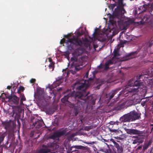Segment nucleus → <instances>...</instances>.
<instances>
[{"label":"nucleus","instance_id":"obj_16","mask_svg":"<svg viewBox=\"0 0 153 153\" xmlns=\"http://www.w3.org/2000/svg\"><path fill=\"white\" fill-rule=\"evenodd\" d=\"M47 146L43 145V147L45 148V149H40L38 153H48L50 152V149L47 147Z\"/></svg>","mask_w":153,"mask_h":153},{"label":"nucleus","instance_id":"obj_47","mask_svg":"<svg viewBox=\"0 0 153 153\" xmlns=\"http://www.w3.org/2000/svg\"><path fill=\"white\" fill-rule=\"evenodd\" d=\"M151 73H152V76H153V68L152 69V71H151Z\"/></svg>","mask_w":153,"mask_h":153},{"label":"nucleus","instance_id":"obj_11","mask_svg":"<svg viewBox=\"0 0 153 153\" xmlns=\"http://www.w3.org/2000/svg\"><path fill=\"white\" fill-rule=\"evenodd\" d=\"M129 113L130 114L131 121L139 119L140 118V114L135 111H133L130 112Z\"/></svg>","mask_w":153,"mask_h":153},{"label":"nucleus","instance_id":"obj_22","mask_svg":"<svg viewBox=\"0 0 153 153\" xmlns=\"http://www.w3.org/2000/svg\"><path fill=\"white\" fill-rule=\"evenodd\" d=\"M143 141V140H140V139H137L133 141L132 143L133 144H136L138 143H141Z\"/></svg>","mask_w":153,"mask_h":153},{"label":"nucleus","instance_id":"obj_34","mask_svg":"<svg viewBox=\"0 0 153 153\" xmlns=\"http://www.w3.org/2000/svg\"><path fill=\"white\" fill-rule=\"evenodd\" d=\"M36 81V80L35 79L32 78L30 79V82L31 83H34Z\"/></svg>","mask_w":153,"mask_h":153},{"label":"nucleus","instance_id":"obj_61","mask_svg":"<svg viewBox=\"0 0 153 153\" xmlns=\"http://www.w3.org/2000/svg\"><path fill=\"white\" fill-rule=\"evenodd\" d=\"M62 79L61 78H59V79Z\"/></svg>","mask_w":153,"mask_h":153},{"label":"nucleus","instance_id":"obj_3","mask_svg":"<svg viewBox=\"0 0 153 153\" xmlns=\"http://www.w3.org/2000/svg\"><path fill=\"white\" fill-rule=\"evenodd\" d=\"M71 60L74 61L73 64L75 67V70L73 71L72 70H71L69 71H68L67 69H63L62 72L63 73V75L65 76H68L69 74L71 73L73 74H76V72L78 71L80 69H81L82 66V63L81 62L78 63L77 62V59L75 57H72L71 58Z\"/></svg>","mask_w":153,"mask_h":153},{"label":"nucleus","instance_id":"obj_63","mask_svg":"<svg viewBox=\"0 0 153 153\" xmlns=\"http://www.w3.org/2000/svg\"><path fill=\"white\" fill-rule=\"evenodd\" d=\"M143 106H144V105H143Z\"/></svg>","mask_w":153,"mask_h":153},{"label":"nucleus","instance_id":"obj_57","mask_svg":"<svg viewBox=\"0 0 153 153\" xmlns=\"http://www.w3.org/2000/svg\"><path fill=\"white\" fill-rule=\"evenodd\" d=\"M51 153H56L55 152H51Z\"/></svg>","mask_w":153,"mask_h":153},{"label":"nucleus","instance_id":"obj_2","mask_svg":"<svg viewBox=\"0 0 153 153\" xmlns=\"http://www.w3.org/2000/svg\"><path fill=\"white\" fill-rule=\"evenodd\" d=\"M83 45V42L78 37H76L73 36L72 38L68 39L67 42V47L70 50L75 49L77 46L81 47Z\"/></svg>","mask_w":153,"mask_h":153},{"label":"nucleus","instance_id":"obj_62","mask_svg":"<svg viewBox=\"0 0 153 153\" xmlns=\"http://www.w3.org/2000/svg\"><path fill=\"white\" fill-rule=\"evenodd\" d=\"M143 106H144V105H143Z\"/></svg>","mask_w":153,"mask_h":153},{"label":"nucleus","instance_id":"obj_58","mask_svg":"<svg viewBox=\"0 0 153 153\" xmlns=\"http://www.w3.org/2000/svg\"><path fill=\"white\" fill-rule=\"evenodd\" d=\"M16 87H15V86H14V87H13V88H16Z\"/></svg>","mask_w":153,"mask_h":153},{"label":"nucleus","instance_id":"obj_10","mask_svg":"<svg viewBox=\"0 0 153 153\" xmlns=\"http://www.w3.org/2000/svg\"><path fill=\"white\" fill-rule=\"evenodd\" d=\"M2 124L3 126H4V128L7 130H8L10 133H12L14 132L15 127L11 125L9 123L7 122H2Z\"/></svg>","mask_w":153,"mask_h":153},{"label":"nucleus","instance_id":"obj_53","mask_svg":"<svg viewBox=\"0 0 153 153\" xmlns=\"http://www.w3.org/2000/svg\"><path fill=\"white\" fill-rule=\"evenodd\" d=\"M80 35H82V34L81 33H79Z\"/></svg>","mask_w":153,"mask_h":153},{"label":"nucleus","instance_id":"obj_1","mask_svg":"<svg viewBox=\"0 0 153 153\" xmlns=\"http://www.w3.org/2000/svg\"><path fill=\"white\" fill-rule=\"evenodd\" d=\"M95 77H91L88 80L82 79L77 81L74 84L73 87V90L76 89V91L75 92L74 91L72 92L68 93L61 99L63 103L68 102L69 107L74 108L75 116L78 114L81 106L88 102L90 97L88 96L85 90Z\"/></svg>","mask_w":153,"mask_h":153},{"label":"nucleus","instance_id":"obj_6","mask_svg":"<svg viewBox=\"0 0 153 153\" xmlns=\"http://www.w3.org/2000/svg\"><path fill=\"white\" fill-rule=\"evenodd\" d=\"M67 130L65 129L62 131L56 132L50 137V138L55 140L56 138H59L61 136H67L69 134L70 131L68 132Z\"/></svg>","mask_w":153,"mask_h":153},{"label":"nucleus","instance_id":"obj_18","mask_svg":"<svg viewBox=\"0 0 153 153\" xmlns=\"http://www.w3.org/2000/svg\"><path fill=\"white\" fill-rule=\"evenodd\" d=\"M126 102H124L118 105L116 107V109L118 110H120L124 108L126 103Z\"/></svg>","mask_w":153,"mask_h":153},{"label":"nucleus","instance_id":"obj_24","mask_svg":"<svg viewBox=\"0 0 153 153\" xmlns=\"http://www.w3.org/2000/svg\"><path fill=\"white\" fill-rule=\"evenodd\" d=\"M54 64L55 63L54 62H52V63H51L48 66L49 69L51 70V71H53L54 70Z\"/></svg>","mask_w":153,"mask_h":153},{"label":"nucleus","instance_id":"obj_59","mask_svg":"<svg viewBox=\"0 0 153 153\" xmlns=\"http://www.w3.org/2000/svg\"><path fill=\"white\" fill-rule=\"evenodd\" d=\"M104 140L105 141H106V142H107V141H106V140Z\"/></svg>","mask_w":153,"mask_h":153},{"label":"nucleus","instance_id":"obj_46","mask_svg":"<svg viewBox=\"0 0 153 153\" xmlns=\"http://www.w3.org/2000/svg\"><path fill=\"white\" fill-rule=\"evenodd\" d=\"M98 46L97 45H94V48H97V47Z\"/></svg>","mask_w":153,"mask_h":153},{"label":"nucleus","instance_id":"obj_20","mask_svg":"<svg viewBox=\"0 0 153 153\" xmlns=\"http://www.w3.org/2000/svg\"><path fill=\"white\" fill-rule=\"evenodd\" d=\"M152 141L151 140H149L147 143H145L143 146V149L145 150L148 149L149 147L151 145Z\"/></svg>","mask_w":153,"mask_h":153},{"label":"nucleus","instance_id":"obj_13","mask_svg":"<svg viewBox=\"0 0 153 153\" xmlns=\"http://www.w3.org/2000/svg\"><path fill=\"white\" fill-rule=\"evenodd\" d=\"M35 122L33 123V126H34V127L39 128L42 126L43 124L42 122L37 119H35Z\"/></svg>","mask_w":153,"mask_h":153},{"label":"nucleus","instance_id":"obj_39","mask_svg":"<svg viewBox=\"0 0 153 153\" xmlns=\"http://www.w3.org/2000/svg\"><path fill=\"white\" fill-rule=\"evenodd\" d=\"M85 143L88 144H93L94 143V142H85Z\"/></svg>","mask_w":153,"mask_h":153},{"label":"nucleus","instance_id":"obj_36","mask_svg":"<svg viewBox=\"0 0 153 153\" xmlns=\"http://www.w3.org/2000/svg\"><path fill=\"white\" fill-rule=\"evenodd\" d=\"M110 140L111 142H112L113 143L114 145L117 143L116 142H115L114 141V140L113 139H111Z\"/></svg>","mask_w":153,"mask_h":153},{"label":"nucleus","instance_id":"obj_33","mask_svg":"<svg viewBox=\"0 0 153 153\" xmlns=\"http://www.w3.org/2000/svg\"><path fill=\"white\" fill-rule=\"evenodd\" d=\"M79 50L81 51V53H78L77 55L79 56L83 52V50L81 48H79V49H78L77 50H76V51H78Z\"/></svg>","mask_w":153,"mask_h":153},{"label":"nucleus","instance_id":"obj_23","mask_svg":"<svg viewBox=\"0 0 153 153\" xmlns=\"http://www.w3.org/2000/svg\"><path fill=\"white\" fill-rule=\"evenodd\" d=\"M149 71L148 70H144L141 73L140 75L138 76H143L144 75H147L149 74Z\"/></svg>","mask_w":153,"mask_h":153},{"label":"nucleus","instance_id":"obj_60","mask_svg":"<svg viewBox=\"0 0 153 153\" xmlns=\"http://www.w3.org/2000/svg\"><path fill=\"white\" fill-rule=\"evenodd\" d=\"M97 153H100L99 152H97Z\"/></svg>","mask_w":153,"mask_h":153},{"label":"nucleus","instance_id":"obj_19","mask_svg":"<svg viewBox=\"0 0 153 153\" xmlns=\"http://www.w3.org/2000/svg\"><path fill=\"white\" fill-rule=\"evenodd\" d=\"M147 5L146 4H144L142 6H140L138 7V9L140 11V12L139 13H143L145 12L147 9Z\"/></svg>","mask_w":153,"mask_h":153},{"label":"nucleus","instance_id":"obj_52","mask_svg":"<svg viewBox=\"0 0 153 153\" xmlns=\"http://www.w3.org/2000/svg\"><path fill=\"white\" fill-rule=\"evenodd\" d=\"M121 94H118V97H119L120 95Z\"/></svg>","mask_w":153,"mask_h":153},{"label":"nucleus","instance_id":"obj_51","mask_svg":"<svg viewBox=\"0 0 153 153\" xmlns=\"http://www.w3.org/2000/svg\"><path fill=\"white\" fill-rule=\"evenodd\" d=\"M8 141H7V142H6V143L5 144H6H6H8Z\"/></svg>","mask_w":153,"mask_h":153},{"label":"nucleus","instance_id":"obj_7","mask_svg":"<svg viewBox=\"0 0 153 153\" xmlns=\"http://www.w3.org/2000/svg\"><path fill=\"white\" fill-rule=\"evenodd\" d=\"M126 12L125 10L124 9L123 7L122 6H117L115 9L113 13V17H116L118 18L123 16V14Z\"/></svg>","mask_w":153,"mask_h":153},{"label":"nucleus","instance_id":"obj_27","mask_svg":"<svg viewBox=\"0 0 153 153\" xmlns=\"http://www.w3.org/2000/svg\"><path fill=\"white\" fill-rule=\"evenodd\" d=\"M25 89L22 86H20L18 89V93H19L20 91H23Z\"/></svg>","mask_w":153,"mask_h":153},{"label":"nucleus","instance_id":"obj_32","mask_svg":"<svg viewBox=\"0 0 153 153\" xmlns=\"http://www.w3.org/2000/svg\"><path fill=\"white\" fill-rule=\"evenodd\" d=\"M54 145V144L53 143H50L48 144V146L49 147H53Z\"/></svg>","mask_w":153,"mask_h":153},{"label":"nucleus","instance_id":"obj_37","mask_svg":"<svg viewBox=\"0 0 153 153\" xmlns=\"http://www.w3.org/2000/svg\"><path fill=\"white\" fill-rule=\"evenodd\" d=\"M48 60L50 62V63H51L52 62H53L52 61V59L51 58L49 57L48 58Z\"/></svg>","mask_w":153,"mask_h":153},{"label":"nucleus","instance_id":"obj_28","mask_svg":"<svg viewBox=\"0 0 153 153\" xmlns=\"http://www.w3.org/2000/svg\"><path fill=\"white\" fill-rule=\"evenodd\" d=\"M112 61L111 60H109L108 61V63L107 64L105 63V69H107L108 68V64H112Z\"/></svg>","mask_w":153,"mask_h":153},{"label":"nucleus","instance_id":"obj_12","mask_svg":"<svg viewBox=\"0 0 153 153\" xmlns=\"http://www.w3.org/2000/svg\"><path fill=\"white\" fill-rule=\"evenodd\" d=\"M139 51H136L134 52H132L129 54L128 55L125 56L122 60L123 61H125L135 58V56L136 55Z\"/></svg>","mask_w":153,"mask_h":153},{"label":"nucleus","instance_id":"obj_48","mask_svg":"<svg viewBox=\"0 0 153 153\" xmlns=\"http://www.w3.org/2000/svg\"><path fill=\"white\" fill-rule=\"evenodd\" d=\"M69 91V90H68L66 91V92H63V94H65L66 93H67V92H68Z\"/></svg>","mask_w":153,"mask_h":153},{"label":"nucleus","instance_id":"obj_50","mask_svg":"<svg viewBox=\"0 0 153 153\" xmlns=\"http://www.w3.org/2000/svg\"><path fill=\"white\" fill-rule=\"evenodd\" d=\"M64 37L66 38H68V36L67 35H65Z\"/></svg>","mask_w":153,"mask_h":153},{"label":"nucleus","instance_id":"obj_5","mask_svg":"<svg viewBox=\"0 0 153 153\" xmlns=\"http://www.w3.org/2000/svg\"><path fill=\"white\" fill-rule=\"evenodd\" d=\"M141 77H139V79L141 78ZM143 82L141 81V80L139 79L137 80H135L132 79H130L127 85L128 86H136L138 87L137 88H133L131 89V91H130L131 92H137L138 91V89L140 86H141ZM133 94H135V93H133Z\"/></svg>","mask_w":153,"mask_h":153},{"label":"nucleus","instance_id":"obj_15","mask_svg":"<svg viewBox=\"0 0 153 153\" xmlns=\"http://www.w3.org/2000/svg\"><path fill=\"white\" fill-rule=\"evenodd\" d=\"M106 80L104 79H101L99 78L97 79L96 81V83L98 85L96 86V88L97 89L100 88V86L102 84L105 83Z\"/></svg>","mask_w":153,"mask_h":153},{"label":"nucleus","instance_id":"obj_21","mask_svg":"<svg viewBox=\"0 0 153 153\" xmlns=\"http://www.w3.org/2000/svg\"><path fill=\"white\" fill-rule=\"evenodd\" d=\"M71 148H74L76 149H82L85 150L86 149V147L82 146H72Z\"/></svg>","mask_w":153,"mask_h":153},{"label":"nucleus","instance_id":"obj_64","mask_svg":"<svg viewBox=\"0 0 153 153\" xmlns=\"http://www.w3.org/2000/svg\"><path fill=\"white\" fill-rule=\"evenodd\" d=\"M123 138H120V139H122Z\"/></svg>","mask_w":153,"mask_h":153},{"label":"nucleus","instance_id":"obj_29","mask_svg":"<svg viewBox=\"0 0 153 153\" xmlns=\"http://www.w3.org/2000/svg\"><path fill=\"white\" fill-rule=\"evenodd\" d=\"M105 153H116V152H113L111 149H107L105 152Z\"/></svg>","mask_w":153,"mask_h":153},{"label":"nucleus","instance_id":"obj_42","mask_svg":"<svg viewBox=\"0 0 153 153\" xmlns=\"http://www.w3.org/2000/svg\"><path fill=\"white\" fill-rule=\"evenodd\" d=\"M142 149V146H138L137 147V149L139 150V149Z\"/></svg>","mask_w":153,"mask_h":153},{"label":"nucleus","instance_id":"obj_56","mask_svg":"<svg viewBox=\"0 0 153 153\" xmlns=\"http://www.w3.org/2000/svg\"><path fill=\"white\" fill-rule=\"evenodd\" d=\"M148 19V18H146V20L145 21H146V20H147Z\"/></svg>","mask_w":153,"mask_h":153},{"label":"nucleus","instance_id":"obj_45","mask_svg":"<svg viewBox=\"0 0 153 153\" xmlns=\"http://www.w3.org/2000/svg\"><path fill=\"white\" fill-rule=\"evenodd\" d=\"M151 126H152V127L151 128V131H153V124H151Z\"/></svg>","mask_w":153,"mask_h":153},{"label":"nucleus","instance_id":"obj_14","mask_svg":"<svg viewBox=\"0 0 153 153\" xmlns=\"http://www.w3.org/2000/svg\"><path fill=\"white\" fill-rule=\"evenodd\" d=\"M118 90L116 89L113 91H112L108 94H106V96L107 98H108V100L109 101L111 100L114 97V95L117 94Z\"/></svg>","mask_w":153,"mask_h":153},{"label":"nucleus","instance_id":"obj_30","mask_svg":"<svg viewBox=\"0 0 153 153\" xmlns=\"http://www.w3.org/2000/svg\"><path fill=\"white\" fill-rule=\"evenodd\" d=\"M75 136V134H72L70 136L68 137V139L69 140H71Z\"/></svg>","mask_w":153,"mask_h":153},{"label":"nucleus","instance_id":"obj_40","mask_svg":"<svg viewBox=\"0 0 153 153\" xmlns=\"http://www.w3.org/2000/svg\"><path fill=\"white\" fill-rule=\"evenodd\" d=\"M91 104L93 105H94L95 104V100H92L91 101Z\"/></svg>","mask_w":153,"mask_h":153},{"label":"nucleus","instance_id":"obj_25","mask_svg":"<svg viewBox=\"0 0 153 153\" xmlns=\"http://www.w3.org/2000/svg\"><path fill=\"white\" fill-rule=\"evenodd\" d=\"M114 57H116L120 56V55L119 53L118 50L117 49H115L114 51Z\"/></svg>","mask_w":153,"mask_h":153},{"label":"nucleus","instance_id":"obj_17","mask_svg":"<svg viewBox=\"0 0 153 153\" xmlns=\"http://www.w3.org/2000/svg\"><path fill=\"white\" fill-rule=\"evenodd\" d=\"M114 147L117 149L118 153H123V148L117 143L114 145Z\"/></svg>","mask_w":153,"mask_h":153},{"label":"nucleus","instance_id":"obj_35","mask_svg":"<svg viewBox=\"0 0 153 153\" xmlns=\"http://www.w3.org/2000/svg\"><path fill=\"white\" fill-rule=\"evenodd\" d=\"M65 39L64 38H63L60 41V44H63L65 42Z\"/></svg>","mask_w":153,"mask_h":153},{"label":"nucleus","instance_id":"obj_31","mask_svg":"<svg viewBox=\"0 0 153 153\" xmlns=\"http://www.w3.org/2000/svg\"><path fill=\"white\" fill-rule=\"evenodd\" d=\"M25 98L24 95L21 96V103H22L23 101H25Z\"/></svg>","mask_w":153,"mask_h":153},{"label":"nucleus","instance_id":"obj_8","mask_svg":"<svg viewBox=\"0 0 153 153\" xmlns=\"http://www.w3.org/2000/svg\"><path fill=\"white\" fill-rule=\"evenodd\" d=\"M119 120L120 121V122L116 121L114 122V124L118 125L120 124L121 122H129L131 121L129 113L125 114L121 117L120 118Z\"/></svg>","mask_w":153,"mask_h":153},{"label":"nucleus","instance_id":"obj_55","mask_svg":"<svg viewBox=\"0 0 153 153\" xmlns=\"http://www.w3.org/2000/svg\"><path fill=\"white\" fill-rule=\"evenodd\" d=\"M93 76H95V75H94V74L93 75Z\"/></svg>","mask_w":153,"mask_h":153},{"label":"nucleus","instance_id":"obj_9","mask_svg":"<svg viewBox=\"0 0 153 153\" xmlns=\"http://www.w3.org/2000/svg\"><path fill=\"white\" fill-rule=\"evenodd\" d=\"M5 95V98L8 99V101L11 103L13 104L16 105H18L19 103V98L15 95L13 96L11 95H7L6 94H4Z\"/></svg>","mask_w":153,"mask_h":153},{"label":"nucleus","instance_id":"obj_4","mask_svg":"<svg viewBox=\"0 0 153 153\" xmlns=\"http://www.w3.org/2000/svg\"><path fill=\"white\" fill-rule=\"evenodd\" d=\"M126 131L127 133L130 134H137L138 136H133V138L137 139H144L147 138L148 135L147 133L144 131H140L136 129L133 128L126 129Z\"/></svg>","mask_w":153,"mask_h":153},{"label":"nucleus","instance_id":"obj_49","mask_svg":"<svg viewBox=\"0 0 153 153\" xmlns=\"http://www.w3.org/2000/svg\"><path fill=\"white\" fill-rule=\"evenodd\" d=\"M62 90V88H59L58 91H61Z\"/></svg>","mask_w":153,"mask_h":153},{"label":"nucleus","instance_id":"obj_26","mask_svg":"<svg viewBox=\"0 0 153 153\" xmlns=\"http://www.w3.org/2000/svg\"><path fill=\"white\" fill-rule=\"evenodd\" d=\"M153 44V39H151L146 44V46L148 47H151Z\"/></svg>","mask_w":153,"mask_h":153},{"label":"nucleus","instance_id":"obj_38","mask_svg":"<svg viewBox=\"0 0 153 153\" xmlns=\"http://www.w3.org/2000/svg\"><path fill=\"white\" fill-rule=\"evenodd\" d=\"M96 30L97 28H96L95 29V32H94V33L93 34V38H95V33H96Z\"/></svg>","mask_w":153,"mask_h":153},{"label":"nucleus","instance_id":"obj_44","mask_svg":"<svg viewBox=\"0 0 153 153\" xmlns=\"http://www.w3.org/2000/svg\"><path fill=\"white\" fill-rule=\"evenodd\" d=\"M11 88V86H8L7 88L9 90H10Z\"/></svg>","mask_w":153,"mask_h":153},{"label":"nucleus","instance_id":"obj_54","mask_svg":"<svg viewBox=\"0 0 153 153\" xmlns=\"http://www.w3.org/2000/svg\"><path fill=\"white\" fill-rule=\"evenodd\" d=\"M67 153H72L71 152H67Z\"/></svg>","mask_w":153,"mask_h":153},{"label":"nucleus","instance_id":"obj_43","mask_svg":"<svg viewBox=\"0 0 153 153\" xmlns=\"http://www.w3.org/2000/svg\"><path fill=\"white\" fill-rule=\"evenodd\" d=\"M131 91V89L129 91V93H130V94H132L133 95V96L134 95H135V94H136V92H134L133 93H135V94H133V92H130V91Z\"/></svg>","mask_w":153,"mask_h":153},{"label":"nucleus","instance_id":"obj_41","mask_svg":"<svg viewBox=\"0 0 153 153\" xmlns=\"http://www.w3.org/2000/svg\"><path fill=\"white\" fill-rule=\"evenodd\" d=\"M88 74H89V71H87L86 72L85 75L84 76H88Z\"/></svg>","mask_w":153,"mask_h":153}]
</instances>
